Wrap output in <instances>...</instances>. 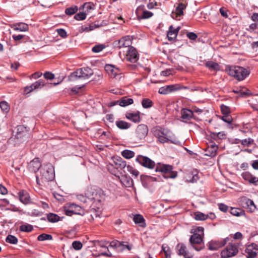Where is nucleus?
<instances>
[{
    "label": "nucleus",
    "instance_id": "obj_1",
    "mask_svg": "<svg viewBox=\"0 0 258 258\" xmlns=\"http://www.w3.org/2000/svg\"><path fill=\"white\" fill-rule=\"evenodd\" d=\"M136 161L142 166L149 169H154L155 167L156 172H161L166 175L165 178H174L177 176V172L172 171V166L167 164H158L155 165V162L149 158L139 155L136 159Z\"/></svg>",
    "mask_w": 258,
    "mask_h": 258
},
{
    "label": "nucleus",
    "instance_id": "obj_2",
    "mask_svg": "<svg viewBox=\"0 0 258 258\" xmlns=\"http://www.w3.org/2000/svg\"><path fill=\"white\" fill-rule=\"evenodd\" d=\"M154 135L161 143H169L180 145V142L175 137V135L170 130L165 128L156 129Z\"/></svg>",
    "mask_w": 258,
    "mask_h": 258
},
{
    "label": "nucleus",
    "instance_id": "obj_3",
    "mask_svg": "<svg viewBox=\"0 0 258 258\" xmlns=\"http://www.w3.org/2000/svg\"><path fill=\"white\" fill-rule=\"evenodd\" d=\"M40 176H36V182L39 185L52 181L55 177L54 167L50 163L44 164L40 168Z\"/></svg>",
    "mask_w": 258,
    "mask_h": 258
},
{
    "label": "nucleus",
    "instance_id": "obj_4",
    "mask_svg": "<svg viewBox=\"0 0 258 258\" xmlns=\"http://www.w3.org/2000/svg\"><path fill=\"white\" fill-rule=\"evenodd\" d=\"M204 228L198 227L194 229L193 234L189 238V242L192 247L197 251L201 250L203 245L202 244L203 241Z\"/></svg>",
    "mask_w": 258,
    "mask_h": 258
},
{
    "label": "nucleus",
    "instance_id": "obj_5",
    "mask_svg": "<svg viewBox=\"0 0 258 258\" xmlns=\"http://www.w3.org/2000/svg\"><path fill=\"white\" fill-rule=\"evenodd\" d=\"M93 74V70L89 67H84L77 69L69 76V79L74 81L77 79L86 80L90 78Z\"/></svg>",
    "mask_w": 258,
    "mask_h": 258
},
{
    "label": "nucleus",
    "instance_id": "obj_6",
    "mask_svg": "<svg viewBox=\"0 0 258 258\" xmlns=\"http://www.w3.org/2000/svg\"><path fill=\"white\" fill-rule=\"evenodd\" d=\"M228 74L238 81L244 80L250 74V71L239 66L230 67L227 70Z\"/></svg>",
    "mask_w": 258,
    "mask_h": 258
},
{
    "label": "nucleus",
    "instance_id": "obj_7",
    "mask_svg": "<svg viewBox=\"0 0 258 258\" xmlns=\"http://www.w3.org/2000/svg\"><path fill=\"white\" fill-rule=\"evenodd\" d=\"M238 245L236 243H229L227 247L221 251V257L229 258L235 255L238 252Z\"/></svg>",
    "mask_w": 258,
    "mask_h": 258
},
{
    "label": "nucleus",
    "instance_id": "obj_8",
    "mask_svg": "<svg viewBox=\"0 0 258 258\" xmlns=\"http://www.w3.org/2000/svg\"><path fill=\"white\" fill-rule=\"evenodd\" d=\"M28 134L26 127L24 125H18L17 127V133L14 138L16 143L19 144L26 141V137Z\"/></svg>",
    "mask_w": 258,
    "mask_h": 258
},
{
    "label": "nucleus",
    "instance_id": "obj_9",
    "mask_svg": "<svg viewBox=\"0 0 258 258\" xmlns=\"http://www.w3.org/2000/svg\"><path fill=\"white\" fill-rule=\"evenodd\" d=\"M148 133L147 125L141 124L138 125L136 129L135 137L137 141L144 140Z\"/></svg>",
    "mask_w": 258,
    "mask_h": 258
},
{
    "label": "nucleus",
    "instance_id": "obj_10",
    "mask_svg": "<svg viewBox=\"0 0 258 258\" xmlns=\"http://www.w3.org/2000/svg\"><path fill=\"white\" fill-rule=\"evenodd\" d=\"M186 87H181L178 84L166 85L159 89L158 92L161 94L166 95L179 90L182 88H186Z\"/></svg>",
    "mask_w": 258,
    "mask_h": 258
},
{
    "label": "nucleus",
    "instance_id": "obj_11",
    "mask_svg": "<svg viewBox=\"0 0 258 258\" xmlns=\"http://www.w3.org/2000/svg\"><path fill=\"white\" fill-rule=\"evenodd\" d=\"M229 241V237H226L223 239L212 240L209 243V248L212 250H215L222 247Z\"/></svg>",
    "mask_w": 258,
    "mask_h": 258
},
{
    "label": "nucleus",
    "instance_id": "obj_12",
    "mask_svg": "<svg viewBox=\"0 0 258 258\" xmlns=\"http://www.w3.org/2000/svg\"><path fill=\"white\" fill-rule=\"evenodd\" d=\"M126 59L131 62H136L139 59V55L137 50L133 47L128 48L126 54Z\"/></svg>",
    "mask_w": 258,
    "mask_h": 258
},
{
    "label": "nucleus",
    "instance_id": "obj_13",
    "mask_svg": "<svg viewBox=\"0 0 258 258\" xmlns=\"http://www.w3.org/2000/svg\"><path fill=\"white\" fill-rule=\"evenodd\" d=\"M115 47L119 48L121 47H131V40L130 36H126L123 37L120 39L115 41L113 43Z\"/></svg>",
    "mask_w": 258,
    "mask_h": 258
},
{
    "label": "nucleus",
    "instance_id": "obj_14",
    "mask_svg": "<svg viewBox=\"0 0 258 258\" xmlns=\"http://www.w3.org/2000/svg\"><path fill=\"white\" fill-rule=\"evenodd\" d=\"M136 13L139 19H146L153 16V13L144 10V6H140L136 10Z\"/></svg>",
    "mask_w": 258,
    "mask_h": 258
},
{
    "label": "nucleus",
    "instance_id": "obj_15",
    "mask_svg": "<svg viewBox=\"0 0 258 258\" xmlns=\"http://www.w3.org/2000/svg\"><path fill=\"white\" fill-rule=\"evenodd\" d=\"M258 251V245L255 243H251L248 245L246 249L245 252L247 253L246 258H254L257 255Z\"/></svg>",
    "mask_w": 258,
    "mask_h": 258
},
{
    "label": "nucleus",
    "instance_id": "obj_16",
    "mask_svg": "<svg viewBox=\"0 0 258 258\" xmlns=\"http://www.w3.org/2000/svg\"><path fill=\"white\" fill-rule=\"evenodd\" d=\"M45 84L46 83L44 80L40 79L31 84L30 86L26 87L25 88V91L26 93H29L33 90L41 88L45 85Z\"/></svg>",
    "mask_w": 258,
    "mask_h": 258
},
{
    "label": "nucleus",
    "instance_id": "obj_17",
    "mask_svg": "<svg viewBox=\"0 0 258 258\" xmlns=\"http://www.w3.org/2000/svg\"><path fill=\"white\" fill-rule=\"evenodd\" d=\"M19 200L24 205L31 203V198L28 192L25 190H21L18 192Z\"/></svg>",
    "mask_w": 258,
    "mask_h": 258
},
{
    "label": "nucleus",
    "instance_id": "obj_18",
    "mask_svg": "<svg viewBox=\"0 0 258 258\" xmlns=\"http://www.w3.org/2000/svg\"><path fill=\"white\" fill-rule=\"evenodd\" d=\"M178 249V254L183 256L185 258H192V254L187 249L186 246L183 243H179L177 246Z\"/></svg>",
    "mask_w": 258,
    "mask_h": 258
},
{
    "label": "nucleus",
    "instance_id": "obj_19",
    "mask_svg": "<svg viewBox=\"0 0 258 258\" xmlns=\"http://www.w3.org/2000/svg\"><path fill=\"white\" fill-rule=\"evenodd\" d=\"M134 102L133 99L128 98L127 97H123L121 98L120 100L115 101L110 103V106H114L119 104L120 106L125 107L129 105L132 104Z\"/></svg>",
    "mask_w": 258,
    "mask_h": 258
},
{
    "label": "nucleus",
    "instance_id": "obj_20",
    "mask_svg": "<svg viewBox=\"0 0 258 258\" xmlns=\"http://www.w3.org/2000/svg\"><path fill=\"white\" fill-rule=\"evenodd\" d=\"M41 167V163L39 158H36L32 160L28 165L29 171L36 172Z\"/></svg>",
    "mask_w": 258,
    "mask_h": 258
},
{
    "label": "nucleus",
    "instance_id": "obj_21",
    "mask_svg": "<svg viewBox=\"0 0 258 258\" xmlns=\"http://www.w3.org/2000/svg\"><path fill=\"white\" fill-rule=\"evenodd\" d=\"M11 28L17 31L26 32L29 30L27 24L22 22L16 23L11 25Z\"/></svg>",
    "mask_w": 258,
    "mask_h": 258
},
{
    "label": "nucleus",
    "instance_id": "obj_22",
    "mask_svg": "<svg viewBox=\"0 0 258 258\" xmlns=\"http://www.w3.org/2000/svg\"><path fill=\"white\" fill-rule=\"evenodd\" d=\"M113 163L118 171L123 169L127 166L126 161L119 157L114 158Z\"/></svg>",
    "mask_w": 258,
    "mask_h": 258
},
{
    "label": "nucleus",
    "instance_id": "obj_23",
    "mask_svg": "<svg viewBox=\"0 0 258 258\" xmlns=\"http://www.w3.org/2000/svg\"><path fill=\"white\" fill-rule=\"evenodd\" d=\"M241 202L242 206L244 208L249 207V209L251 212L254 211L256 208L253 201L249 199L243 198L242 199Z\"/></svg>",
    "mask_w": 258,
    "mask_h": 258
},
{
    "label": "nucleus",
    "instance_id": "obj_24",
    "mask_svg": "<svg viewBox=\"0 0 258 258\" xmlns=\"http://www.w3.org/2000/svg\"><path fill=\"white\" fill-rule=\"evenodd\" d=\"M179 29V27L174 29L172 26L169 27L167 33V37L169 41L174 40L176 38Z\"/></svg>",
    "mask_w": 258,
    "mask_h": 258
},
{
    "label": "nucleus",
    "instance_id": "obj_25",
    "mask_svg": "<svg viewBox=\"0 0 258 258\" xmlns=\"http://www.w3.org/2000/svg\"><path fill=\"white\" fill-rule=\"evenodd\" d=\"M121 183L126 187H131L133 185V179L127 176H121V177L117 176Z\"/></svg>",
    "mask_w": 258,
    "mask_h": 258
},
{
    "label": "nucleus",
    "instance_id": "obj_26",
    "mask_svg": "<svg viewBox=\"0 0 258 258\" xmlns=\"http://www.w3.org/2000/svg\"><path fill=\"white\" fill-rule=\"evenodd\" d=\"M181 118L186 120H190L194 116L193 111L187 108H183L181 111Z\"/></svg>",
    "mask_w": 258,
    "mask_h": 258
},
{
    "label": "nucleus",
    "instance_id": "obj_27",
    "mask_svg": "<svg viewBox=\"0 0 258 258\" xmlns=\"http://www.w3.org/2000/svg\"><path fill=\"white\" fill-rule=\"evenodd\" d=\"M126 117L136 123L139 122L141 120L139 112L137 113H126L125 114Z\"/></svg>",
    "mask_w": 258,
    "mask_h": 258
},
{
    "label": "nucleus",
    "instance_id": "obj_28",
    "mask_svg": "<svg viewBox=\"0 0 258 258\" xmlns=\"http://www.w3.org/2000/svg\"><path fill=\"white\" fill-rule=\"evenodd\" d=\"M89 201L95 200L97 197V192L92 187H89L85 192Z\"/></svg>",
    "mask_w": 258,
    "mask_h": 258
},
{
    "label": "nucleus",
    "instance_id": "obj_29",
    "mask_svg": "<svg viewBox=\"0 0 258 258\" xmlns=\"http://www.w3.org/2000/svg\"><path fill=\"white\" fill-rule=\"evenodd\" d=\"M69 204L70 207H73V208H73L72 210L73 211L74 214L80 215H84L85 214V211L81 206L73 203Z\"/></svg>",
    "mask_w": 258,
    "mask_h": 258
},
{
    "label": "nucleus",
    "instance_id": "obj_30",
    "mask_svg": "<svg viewBox=\"0 0 258 258\" xmlns=\"http://www.w3.org/2000/svg\"><path fill=\"white\" fill-rule=\"evenodd\" d=\"M105 71L110 75L115 76L118 73V70L116 68H114L111 64H106L105 66Z\"/></svg>",
    "mask_w": 258,
    "mask_h": 258
},
{
    "label": "nucleus",
    "instance_id": "obj_31",
    "mask_svg": "<svg viewBox=\"0 0 258 258\" xmlns=\"http://www.w3.org/2000/svg\"><path fill=\"white\" fill-rule=\"evenodd\" d=\"M108 243V241L99 242V245L100 247L106 248L107 250L106 252H102L101 254H99V255H103L108 257L112 256V254L109 251L108 247L106 245V244Z\"/></svg>",
    "mask_w": 258,
    "mask_h": 258
},
{
    "label": "nucleus",
    "instance_id": "obj_32",
    "mask_svg": "<svg viewBox=\"0 0 258 258\" xmlns=\"http://www.w3.org/2000/svg\"><path fill=\"white\" fill-rule=\"evenodd\" d=\"M205 66L211 70L219 71L220 70V66L219 64L213 61H208L205 63Z\"/></svg>",
    "mask_w": 258,
    "mask_h": 258
},
{
    "label": "nucleus",
    "instance_id": "obj_33",
    "mask_svg": "<svg viewBox=\"0 0 258 258\" xmlns=\"http://www.w3.org/2000/svg\"><path fill=\"white\" fill-rule=\"evenodd\" d=\"M186 5L183 3L178 4L175 9V14L176 16H181L183 15V10L186 8Z\"/></svg>",
    "mask_w": 258,
    "mask_h": 258
},
{
    "label": "nucleus",
    "instance_id": "obj_34",
    "mask_svg": "<svg viewBox=\"0 0 258 258\" xmlns=\"http://www.w3.org/2000/svg\"><path fill=\"white\" fill-rule=\"evenodd\" d=\"M116 125L117 127L121 130H126L131 126V124L130 123L123 120L116 121Z\"/></svg>",
    "mask_w": 258,
    "mask_h": 258
},
{
    "label": "nucleus",
    "instance_id": "obj_35",
    "mask_svg": "<svg viewBox=\"0 0 258 258\" xmlns=\"http://www.w3.org/2000/svg\"><path fill=\"white\" fill-rule=\"evenodd\" d=\"M211 135L212 137L215 140H216L217 139L223 140L226 138V134L225 132H220L219 133L213 132L211 133Z\"/></svg>",
    "mask_w": 258,
    "mask_h": 258
},
{
    "label": "nucleus",
    "instance_id": "obj_36",
    "mask_svg": "<svg viewBox=\"0 0 258 258\" xmlns=\"http://www.w3.org/2000/svg\"><path fill=\"white\" fill-rule=\"evenodd\" d=\"M134 221L136 224H140L141 226H144L145 224L144 217L140 214L134 216Z\"/></svg>",
    "mask_w": 258,
    "mask_h": 258
},
{
    "label": "nucleus",
    "instance_id": "obj_37",
    "mask_svg": "<svg viewBox=\"0 0 258 258\" xmlns=\"http://www.w3.org/2000/svg\"><path fill=\"white\" fill-rule=\"evenodd\" d=\"M161 252H163L164 253L166 258L170 257L171 251L167 244L162 245Z\"/></svg>",
    "mask_w": 258,
    "mask_h": 258
},
{
    "label": "nucleus",
    "instance_id": "obj_38",
    "mask_svg": "<svg viewBox=\"0 0 258 258\" xmlns=\"http://www.w3.org/2000/svg\"><path fill=\"white\" fill-rule=\"evenodd\" d=\"M134 152L129 150H124L121 152V155L125 158L129 159L134 157Z\"/></svg>",
    "mask_w": 258,
    "mask_h": 258
},
{
    "label": "nucleus",
    "instance_id": "obj_39",
    "mask_svg": "<svg viewBox=\"0 0 258 258\" xmlns=\"http://www.w3.org/2000/svg\"><path fill=\"white\" fill-rule=\"evenodd\" d=\"M47 219L50 222H56L59 221L60 217L56 214L53 213H49L47 215Z\"/></svg>",
    "mask_w": 258,
    "mask_h": 258
},
{
    "label": "nucleus",
    "instance_id": "obj_40",
    "mask_svg": "<svg viewBox=\"0 0 258 258\" xmlns=\"http://www.w3.org/2000/svg\"><path fill=\"white\" fill-rule=\"evenodd\" d=\"M230 213L234 216H240L244 214V211L239 208H231Z\"/></svg>",
    "mask_w": 258,
    "mask_h": 258
},
{
    "label": "nucleus",
    "instance_id": "obj_41",
    "mask_svg": "<svg viewBox=\"0 0 258 258\" xmlns=\"http://www.w3.org/2000/svg\"><path fill=\"white\" fill-rule=\"evenodd\" d=\"M195 218L197 220L204 221L208 219V216L201 212H196L195 213Z\"/></svg>",
    "mask_w": 258,
    "mask_h": 258
},
{
    "label": "nucleus",
    "instance_id": "obj_42",
    "mask_svg": "<svg viewBox=\"0 0 258 258\" xmlns=\"http://www.w3.org/2000/svg\"><path fill=\"white\" fill-rule=\"evenodd\" d=\"M52 239V236L50 234L42 233L39 235L37 237L38 241L51 240Z\"/></svg>",
    "mask_w": 258,
    "mask_h": 258
},
{
    "label": "nucleus",
    "instance_id": "obj_43",
    "mask_svg": "<svg viewBox=\"0 0 258 258\" xmlns=\"http://www.w3.org/2000/svg\"><path fill=\"white\" fill-rule=\"evenodd\" d=\"M33 229V226L30 224H23L20 226V230L23 232H30Z\"/></svg>",
    "mask_w": 258,
    "mask_h": 258
},
{
    "label": "nucleus",
    "instance_id": "obj_44",
    "mask_svg": "<svg viewBox=\"0 0 258 258\" xmlns=\"http://www.w3.org/2000/svg\"><path fill=\"white\" fill-rule=\"evenodd\" d=\"M6 241L7 242L13 244H16L18 241L17 238L12 235H8L6 237Z\"/></svg>",
    "mask_w": 258,
    "mask_h": 258
},
{
    "label": "nucleus",
    "instance_id": "obj_45",
    "mask_svg": "<svg viewBox=\"0 0 258 258\" xmlns=\"http://www.w3.org/2000/svg\"><path fill=\"white\" fill-rule=\"evenodd\" d=\"M78 10V9L77 6H73L66 9L65 13L68 15H72L75 14L77 12Z\"/></svg>",
    "mask_w": 258,
    "mask_h": 258
},
{
    "label": "nucleus",
    "instance_id": "obj_46",
    "mask_svg": "<svg viewBox=\"0 0 258 258\" xmlns=\"http://www.w3.org/2000/svg\"><path fill=\"white\" fill-rule=\"evenodd\" d=\"M109 243V245L108 247L114 249L122 246V243L118 240H113Z\"/></svg>",
    "mask_w": 258,
    "mask_h": 258
},
{
    "label": "nucleus",
    "instance_id": "obj_47",
    "mask_svg": "<svg viewBox=\"0 0 258 258\" xmlns=\"http://www.w3.org/2000/svg\"><path fill=\"white\" fill-rule=\"evenodd\" d=\"M142 105L144 108H149L152 106L153 102L149 99H144L142 100Z\"/></svg>",
    "mask_w": 258,
    "mask_h": 258
},
{
    "label": "nucleus",
    "instance_id": "obj_48",
    "mask_svg": "<svg viewBox=\"0 0 258 258\" xmlns=\"http://www.w3.org/2000/svg\"><path fill=\"white\" fill-rule=\"evenodd\" d=\"M70 207V204H67L66 206L64 207V211L66 215L69 216H71L73 214H74L73 210V208Z\"/></svg>",
    "mask_w": 258,
    "mask_h": 258
},
{
    "label": "nucleus",
    "instance_id": "obj_49",
    "mask_svg": "<svg viewBox=\"0 0 258 258\" xmlns=\"http://www.w3.org/2000/svg\"><path fill=\"white\" fill-rule=\"evenodd\" d=\"M253 142V139L248 138L247 139H245L243 140H241L240 143L242 145L245 147H248L250 145L252 144Z\"/></svg>",
    "mask_w": 258,
    "mask_h": 258
},
{
    "label": "nucleus",
    "instance_id": "obj_50",
    "mask_svg": "<svg viewBox=\"0 0 258 258\" xmlns=\"http://www.w3.org/2000/svg\"><path fill=\"white\" fill-rule=\"evenodd\" d=\"M72 246L74 249L76 250H79L82 249L83 244L79 241H75L73 242Z\"/></svg>",
    "mask_w": 258,
    "mask_h": 258
},
{
    "label": "nucleus",
    "instance_id": "obj_51",
    "mask_svg": "<svg viewBox=\"0 0 258 258\" xmlns=\"http://www.w3.org/2000/svg\"><path fill=\"white\" fill-rule=\"evenodd\" d=\"M187 180H188L190 182H197L199 179V176L197 174H190L187 176Z\"/></svg>",
    "mask_w": 258,
    "mask_h": 258
},
{
    "label": "nucleus",
    "instance_id": "obj_52",
    "mask_svg": "<svg viewBox=\"0 0 258 258\" xmlns=\"http://www.w3.org/2000/svg\"><path fill=\"white\" fill-rule=\"evenodd\" d=\"M107 169L108 171L113 175H114L116 176V174L117 173V169L116 168L115 166L113 164H110L108 166Z\"/></svg>",
    "mask_w": 258,
    "mask_h": 258
},
{
    "label": "nucleus",
    "instance_id": "obj_53",
    "mask_svg": "<svg viewBox=\"0 0 258 258\" xmlns=\"http://www.w3.org/2000/svg\"><path fill=\"white\" fill-rule=\"evenodd\" d=\"M104 48L105 46L103 44L96 45L92 48V50L93 52L98 53L101 51Z\"/></svg>",
    "mask_w": 258,
    "mask_h": 258
},
{
    "label": "nucleus",
    "instance_id": "obj_54",
    "mask_svg": "<svg viewBox=\"0 0 258 258\" xmlns=\"http://www.w3.org/2000/svg\"><path fill=\"white\" fill-rule=\"evenodd\" d=\"M127 170L130 172L133 175H134L135 177H137L139 175V172L134 169L132 166L127 165L126 166Z\"/></svg>",
    "mask_w": 258,
    "mask_h": 258
},
{
    "label": "nucleus",
    "instance_id": "obj_55",
    "mask_svg": "<svg viewBox=\"0 0 258 258\" xmlns=\"http://www.w3.org/2000/svg\"><path fill=\"white\" fill-rule=\"evenodd\" d=\"M86 18V14L84 12H80L75 15L74 18L78 21L85 20Z\"/></svg>",
    "mask_w": 258,
    "mask_h": 258
},
{
    "label": "nucleus",
    "instance_id": "obj_56",
    "mask_svg": "<svg viewBox=\"0 0 258 258\" xmlns=\"http://www.w3.org/2000/svg\"><path fill=\"white\" fill-rule=\"evenodd\" d=\"M221 110L223 115H227L229 114L230 112V108L229 107L222 104L220 106Z\"/></svg>",
    "mask_w": 258,
    "mask_h": 258
},
{
    "label": "nucleus",
    "instance_id": "obj_57",
    "mask_svg": "<svg viewBox=\"0 0 258 258\" xmlns=\"http://www.w3.org/2000/svg\"><path fill=\"white\" fill-rule=\"evenodd\" d=\"M77 199L78 200L80 201L81 202H82L84 203H86L88 201H89V199L87 197L85 194L84 195H83V194L78 195H77Z\"/></svg>",
    "mask_w": 258,
    "mask_h": 258
},
{
    "label": "nucleus",
    "instance_id": "obj_58",
    "mask_svg": "<svg viewBox=\"0 0 258 258\" xmlns=\"http://www.w3.org/2000/svg\"><path fill=\"white\" fill-rule=\"evenodd\" d=\"M241 176L245 180L249 182L252 175L248 172H244L241 174Z\"/></svg>",
    "mask_w": 258,
    "mask_h": 258
},
{
    "label": "nucleus",
    "instance_id": "obj_59",
    "mask_svg": "<svg viewBox=\"0 0 258 258\" xmlns=\"http://www.w3.org/2000/svg\"><path fill=\"white\" fill-rule=\"evenodd\" d=\"M57 32L58 34L62 38H66L67 37V33L66 30L63 29H57Z\"/></svg>",
    "mask_w": 258,
    "mask_h": 258
},
{
    "label": "nucleus",
    "instance_id": "obj_60",
    "mask_svg": "<svg viewBox=\"0 0 258 258\" xmlns=\"http://www.w3.org/2000/svg\"><path fill=\"white\" fill-rule=\"evenodd\" d=\"M0 107L2 110L6 112L8 111L9 109L8 104L5 101H2L0 102Z\"/></svg>",
    "mask_w": 258,
    "mask_h": 258
},
{
    "label": "nucleus",
    "instance_id": "obj_61",
    "mask_svg": "<svg viewBox=\"0 0 258 258\" xmlns=\"http://www.w3.org/2000/svg\"><path fill=\"white\" fill-rule=\"evenodd\" d=\"M221 118L224 122L228 123H231L232 121V117L228 114L224 115V116H223Z\"/></svg>",
    "mask_w": 258,
    "mask_h": 258
},
{
    "label": "nucleus",
    "instance_id": "obj_62",
    "mask_svg": "<svg viewBox=\"0 0 258 258\" xmlns=\"http://www.w3.org/2000/svg\"><path fill=\"white\" fill-rule=\"evenodd\" d=\"M44 77L45 79L47 80H52L54 78V75L53 74L49 72H45L44 75Z\"/></svg>",
    "mask_w": 258,
    "mask_h": 258
},
{
    "label": "nucleus",
    "instance_id": "obj_63",
    "mask_svg": "<svg viewBox=\"0 0 258 258\" xmlns=\"http://www.w3.org/2000/svg\"><path fill=\"white\" fill-rule=\"evenodd\" d=\"M186 36L191 40H195L198 38L197 35L194 32H188Z\"/></svg>",
    "mask_w": 258,
    "mask_h": 258
},
{
    "label": "nucleus",
    "instance_id": "obj_64",
    "mask_svg": "<svg viewBox=\"0 0 258 258\" xmlns=\"http://www.w3.org/2000/svg\"><path fill=\"white\" fill-rule=\"evenodd\" d=\"M249 183L253 184L254 185H258V178L252 175V176L251 178L250 181H249Z\"/></svg>",
    "mask_w": 258,
    "mask_h": 258
}]
</instances>
